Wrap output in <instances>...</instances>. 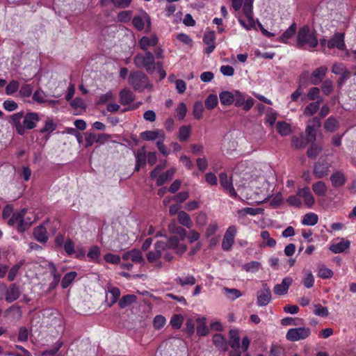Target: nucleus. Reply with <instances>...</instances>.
<instances>
[{
  "instance_id": "obj_33",
  "label": "nucleus",
  "mask_w": 356,
  "mask_h": 356,
  "mask_svg": "<svg viewBox=\"0 0 356 356\" xmlns=\"http://www.w3.org/2000/svg\"><path fill=\"white\" fill-rule=\"evenodd\" d=\"M234 93L229 91H222L219 94V98L221 104L224 106H229L234 103Z\"/></svg>"
},
{
  "instance_id": "obj_1",
  "label": "nucleus",
  "mask_w": 356,
  "mask_h": 356,
  "mask_svg": "<svg viewBox=\"0 0 356 356\" xmlns=\"http://www.w3.org/2000/svg\"><path fill=\"white\" fill-rule=\"evenodd\" d=\"M40 120L38 113L28 112L24 115V111H20L11 115L9 122L19 135L24 136L26 129H34Z\"/></svg>"
},
{
  "instance_id": "obj_56",
  "label": "nucleus",
  "mask_w": 356,
  "mask_h": 356,
  "mask_svg": "<svg viewBox=\"0 0 356 356\" xmlns=\"http://www.w3.org/2000/svg\"><path fill=\"white\" fill-rule=\"evenodd\" d=\"M184 321V318L181 314H175L170 320V325L173 329L179 330L181 328Z\"/></svg>"
},
{
  "instance_id": "obj_59",
  "label": "nucleus",
  "mask_w": 356,
  "mask_h": 356,
  "mask_svg": "<svg viewBox=\"0 0 356 356\" xmlns=\"http://www.w3.org/2000/svg\"><path fill=\"white\" fill-rule=\"evenodd\" d=\"M349 70L342 63H334L332 67V72L336 75H341Z\"/></svg>"
},
{
  "instance_id": "obj_50",
  "label": "nucleus",
  "mask_w": 356,
  "mask_h": 356,
  "mask_svg": "<svg viewBox=\"0 0 356 356\" xmlns=\"http://www.w3.org/2000/svg\"><path fill=\"white\" fill-rule=\"evenodd\" d=\"M218 100L217 95L214 94H210L207 96L204 101L205 106L209 110L213 109L218 104Z\"/></svg>"
},
{
  "instance_id": "obj_34",
  "label": "nucleus",
  "mask_w": 356,
  "mask_h": 356,
  "mask_svg": "<svg viewBox=\"0 0 356 356\" xmlns=\"http://www.w3.org/2000/svg\"><path fill=\"white\" fill-rule=\"evenodd\" d=\"M321 103L319 101H315L310 102L304 109L303 114L305 116H312L318 112L320 108Z\"/></svg>"
},
{
  "instance_id": "obj_7",
  "label": "nucleus",
  "mask_w": 356,
  "mask_h": 356,
  "mask_svg": "<svg viewBox=\"0 0 356 356\" xmlns=\"http://www.w3.org/2000/svg\"><path fill=\"white\" fill-rule=\"evenodd\" d=\"M234 105L236 107H241L244 111H248L254 104L253 98L249 97L245 99V95L238 90L234 91Z\"/></svg>"
},
{
  "instance_id": "obj_5",
  "label": "nucleus",
  "mask_w": 356,
  "mask_h": 356,
  "mask_svg": "<svg viewBox=\"0 0 356 356\" xmlns=\"http://www.w3.org/2000/svg\"><path fill=\"white\" fill-rule=\"evenodd\" d=\"M311 335V329L300 327L289 329L286 334V340L292 342L305 340Z\"/></svg>"
},
{
  "instance_id": "obj_55",
  "label": "nucleus",
  "mask_w": 356,
  "mask_h": 356,
  "mask_svg": "<svg viewBox=\"0 0 356 356\" xmlns=\"http://www.w3.org/2000/svg\"><path fill=\"white\" fill-rule=\"evenodd\" d=\"M318 276L322 279H329L333 276V272L323 265L318 266Z\"/></svg>"
},
{
  "instance_id": "obj_10",
  "label": "nucleus",
  "mask_w": 356,
  "mask_h": 356,
  "mask_svg": "<svg viewBox=\"0 0 356 356\" xmlns=\"http://www.w3.org/2000/svg\"><path fill=\"white\" fill-rule=\"evenodd\" d=\"M271 292L266 283L262 284V289L257 291V304L260 307L266 306L271 300Z\"/></svg>"
},
{
  "instance_id": "obj_17",
  "label": "nucleus",
  "mask_w": 356,
  "mask_h": 356,
  "mask_svg": "<svg viewBox=\"0 0 356 356\" xmlns=\"http://www.w3.org/2000/svg\"><path fill=\"white\" fill-rule=\"evenodd\" d=\"M122 259L124 261L130 259L134 263H142L144 261L141 251L137 249H133L124 252L122 256Z\"/></svg>"
},
{
  "instance_id": "obj_18",
  "label": "nucleus",
  "mask_w": 356,
  "mask_h": 356,
  "mask_svg": "<svg viewBox=\"0 0 356 356\" xmlns=\"http://www.w3.org/2000/svg\"><path fill=\"white\" fill-rule=\"evenodd\" d=\"M162 245V243L156 242L154 244V250L147 254V259L149 263L156 262L162 257V253L164 252Z\"/></svg>"
},
{
  "instance_id": "obj_23",
  "label": "nucleus",
  "mask_w": 356,
  "mask_h": 356,
  "mask_svg": "<svg viewBox=\"0 0 356 356\" xmlns=\"http://www.w3.org/2000/svg\"><path fill=\"white\" fill-rule=\"evenodd\" d=\"M168 230L170 233L177 234L179 236V240L184 241L187 236L186 230L182 227L177 225L175 221H172L168 225Z\"/></svg>"
},
{
  "instance_id": "obj_21",
  "label": "nucleus",
  "mask_w": 356,
  "mask_h": 356,
  "mask_svg": "<svg viewBox=\"0 0 356 356\" xmlns=\"http://www.w3.org/2000/svg\"><path fill=\"white\" fill-rule=\"evenodd\" d=\"M243 12L252 26L255 25L253 15V0H244Z\"/></svg>"
},
{
  "instance_id": "obj_8",
  "label": "nucleus",
  "mask_w": 356,
  "mask_h": 356,
  "mask_svg": "<svg viewBox=\"0 0 356 356\" xmlns=\"http://www.w3.org/2000/svg\"><path fill=\"white\" fill-rule=\"evenodd\" d=\"M236 234L237 228L235 225L228 227L222 242V249L224 251H229L232 248Z\"/></svg>"
},
{
  "instance_id": "obj_61",
  "label": "nucleus",
  "mask_w": 356,
  "mask_h": 356,
  "mask_svg": "<svg viewBox=\"0 0 356 356\" xmlns=\"http://www.w3.org/2000/svg\"><path fill=\"white\" fill-rule=\"evenodd\" d=\"M219 179L220 185L225 190H228V188L233 185L232 181L228 178L225 172H221L219 175Z\"/></svg>"
},
{
  "instance_id": "obj_22",
  "label": "nucleus",
  "mask_w": 356,
  "mask_h": 356,
  "mask_svg": "<svg viewBox=\"0 0 356 356\" xmlns=\"http://www.w3.org/2000/svg\"><path fill=\"white\" fill-rule=\"evenodd\" d=\"M330 181L334 188H340L345 184L346 177L341 171L338 170L330 176Z\"/></svg>"
},
{
  "instance_id": "obj_3",
  "label": "nucleus",
  "mask_w": 356,
  "mask_h": 356,
  "mask_svg": "<svg viewBox=\"0 0 356 356\" xmlns=\"http://www.w3.org/2000/svg\"><path fill=\"white\" fill-rule=\"evenodd\" d=\"M134 63L136 67L145 69L149 74H153L156 70L155 56L149 51L137 54L134 58Z\"/></svg>"
},
{
  "instance_id": "obj_30",
  "label": "nucleus",
  "mask_w": 356,
  "mask_h": 356,
  "mask_svg": "<svg viewBox=\"0 0 356 356\" xmlns=\"http://www.w3.org/2000/svg\"><path fill=\"white\" fill-rule=\"evenodd\" d=\"M157 243H161L163 244L162 249L164 251L167 250H175L179 243V239L177 236H172L169 237L165 242L163 241H159Z\"/></svg>"
},
{
  "instance_id": "obj_27",
  "label": "nucleus",
  "mask_w": 356,
  "mask_h": 356,
  "mask_svg": "<svg viewBox=\"0 0 356 356\" xmlns=\"http://www.w3.org/2000/svg\"><path fill=\"white\" fill-rule=\"evenodd\" d=\"M229 346L232 349L240 348V337L238 330H230L229 332V340L227 341V346Z\"/></svg>"
},
{
  "instance_id": "obj_13",
  "label": "nucleus",
  "mask_w": 356,
  "mask_h": 356,
  "mask_svg": "<svg viewBox=\"0 0 356 356\" xmlns=\"http://www.w3.org/2000/svg\"><path fill=\"white\" fill-rule=\"evenodd\" d=\"M330 165L326 161H317L314 163L313 174L317 179H321L327 175Z\"/></svg>"
},
{
  "instance_id": "obj_42",
  "label": "nucleus",
  "mask_w": 356,
  "mask_h": 356,
  "mask_svg": "<svg viewBox=\"0 0 356 356\" xmlns=\"http://www.w3.org/2000/svg\"><path fill=\"white\" fill-rule=\"evenodd\" d=\"M33 91L32 84H23L19 90V95L21 98H29L31 96Z\"/></svg>"
},
{
  "instance_id": "obj_25",
  "label": "nucleus",
  "mask_w": 356,
  "mask_h": 356,
  "mask_svg": "<svg viewBox=\"0 0 356 356\" xmlns=\"http://www.w3.org/2000/svg\"><path fill=\"white\" fill-rule=\"evenodd\" d=\"M296 31L297 24L296 22H293L291 26L282 34L278 40L282 43L289 44V40L295 35Z\"/></svg>"
},
{
  "instance_id": "obj_12",
  "label": "nucleus",
  "mask_w": 356,
  "mask_h": 356,
  "mask_svg": "<svg viewBox=\"0 0 356 356\" xmlns=\"http://www.w3.org/2000/svg\"><path fill=\"white\" fill-rule=\"evenodd\" d=\"M327 71L328 68L325 65H322L315 69L311 74L310 83L314 86L318 85L325 79Z\"/></svg>"
},
{
  "instance_id": "obj_48",
  "label": "nucleus",
  "mask_w": 356,
  "mask_h": 356,
  "mask_svg": "<svg viewBox=\"0 0 356 356\" xmlns=\"http://www.w3.org/2000/svg\"><path fill=\"white\" fill-rule=\"evenodd\" d=\"M311 143L312 145L307 149V155L309 158L314 159L319 154L322 149L319 145L315 144L314 143Z\"/></svg>"
},
{
  "instance_id": "obj_44",
  "label": "nucleus",
  "mask_w": 356,
  "mask_h": 356,
  "mask_svg": "<svg viewBox=\"0 0 356 356\" xmlns=\"http://www.w3.org/2000/svg\"><path fill=\"white\" fill-rule=\"evenodd\" d=\"M100 254V248L97 245H92L88 252L87 257L90 260L98 263Z\"/></svg>"
},
{
  "instance_id": "obj_63",
  "label": "nucleus",
  "mask_w": 356,
  "mask_h": 356,
  "mask_svg": "<svg viewBox=\"0 0 356 356\" xmlns=\"http://www.w3.org/2000/svg\"><path fill=\"white\" fill-rule=\"evenodd\" d=\"M166 323L165 318L162 315H156L153 321V326L156 330H160L164 327Z\"/></svg>"
},
{
  "instance_id": "obj_2",
  "label": "nucleus",
  "mask_w": 356,
  "mask_h": 356,
  "mask_svg": "<svg viewBox=\"0 0 356 356\" xmlns=\"http://www.w3.org/2000/svg\"><path fill=\"white\" fill-rule=\"evenodd\" d=\"M318 41L315 33L311 31L309 25L305 24L300 27L296 36V47L298 49H303L307 45L309 48L314 49L318 46Z\"/></svg>"
},
{
  "instance_id": "obj_45",
  "label": "nucleus",
  "mask_w": 356,
  "mask_h": 356,
  "mask_svg": "<svg viewBox=\"0 0 356 356\" xmlns=\"http://www.w3.org/2000/svg\"><path fill=\"white\" fill-rule=\"evenodd\" d=\"M136 296L135 295L127 294L124 296L121 299H120L118 305L120 308H125L128 305L134 302L136 300Z\"/></svg>"
},
{
  "instance_id": "obj_35",
  "label": "nucleus",
  "mask_w": 356,
  "mask_h": 356,
  "mask_svg": "<svg viewBox=\"0 0 356 356\" xmlns=\"http://www.w3.org/2000/svg\"><path fill=\"white\" fill-rule=\"evenodd\" d=\"M307 97L312 102L319 101L320 103H322L323 101V97L321 96V90L317 87L311 88L307 94Z\"/></svg>"
},
{
  "instance_id": "obj_20",
  "label": "nucleus",
  "mask_w": 356,
  "mask_h": 356,
  "mask_svg": "<svg viewBox=\"0 0 356 356\" xmlns=\"http://www.w3.org/2000/svg\"><path fill=\"white\" fill-rule=\"evenodd\" d=\"M157 43L158 38L154 35L151 37L143 36L138 41L140 48L144 51H147L150 47L156 46Z\"/></svg>"
},
{
  "instance_id": "obj_54",
  "label": "nucleus",
  "mask_w": 356,
  "mask_h": 356,
  "mask_svg": "<svg viewBox=\"0 0 356 356\" xmlns=\"http://www.w3.org/2000/svg\"><path fill=\"white\" fill-rule=\"evenodd\" d=\"M307 143H314L316 139V131L312 125H307L305 129Z\"/></svg>"
},
{
  "instance_id": "obj_11",
  "label": "nucleus",
  "mask_w": 356,
  "mask_h": 356,
  "mask_svg": "<svg viewBox=\"0 0 356 356\" xmlns=\"http://www.w3.org/2000/svg\"><path fill=\"white\" fill-rule=\"evenodd\" d=\"M20 295L21 291L17 284H10L8 287L6 286L4 299L7 302H13L20 297Z\"/></svg>"
},
{
  "instance_id": "obj_37",
  "label": "nucleus",
  "mask_w": 356,
  "mask_h": 356,
  "mask_svg": "<svg viewBox=\"0 0 356 356\" xmlns=\"http://www.w3.org/2000/svg\"><path fill=\"white\" fill-rule=\"evenodd\" d=\"M318 215L315 213L309 212L304 216L302 223L307 226H314L318 222Z\"/></svg>"
},
{
  "instance_id": "obj_29",
  "label": "nucleus",
  "mask_w": 356,
  "mask_h": 356,
  "mask_svg": "<svg viewBox=\"0 0 356 356\" xmlns=\"http://www.w3.org/2000/svg\"><path fill=\"white\" fill-rule=\"evenodd\" d=\"M175 168H172L165 172L160 175L156 179V185L158 186H162L168 180H171L175 173Z\"/></svg>"
},
{
  "instance_id": "obj_36",
  "label": "nucleus",
  "mask_w": 356,
  "mask_h": 356,
  "mask_svg": "<svg viewBox=\"0 0 356 356\" xmlns=\"http://www.w3.org/2000/svg\"><path fill=\"white\" fill-rule=\"evenodd\" d=\"M57 125L54 122V120L51 118H48L45 122L44 127L40 129L38 132L40 134H51L56 130Z\"/></svg>"
},
{
  "instance_id": "obj_26",
  "label": "nucleus",
  "mask_w": 356,
  "mask_h": 356,
  "mask_svg": "<svg viewBox=\"0 0 356 356\" xmlns=\"http://www.w3.org/2000/svg\"><path fill=\"white\" fill-rule=\"evenodd\" d=\"M119 97L120 104L123 106H126L134 102L135 95L129 89H123L120 92Z\"/></svg>"
},
{
  "instance_id": "obj_15",
  "label": "nucleus",
  "mask_w": 356,
  "mask_h": 356,
  "mask_svg": "<svg viewBox=\"0 0 356 356\" xmlns=\"http://www.w3.org/2000/svg\"><path fill=\"white\" fill-rule=\"evenodd\" d=\"M293 282V279L290 277H284L281 284H276L273 288V292L278 296H282L287 293L288 290Z\"/></svg>"
},
{
  "instance_id": "obj_52",
  "label": "nucleus",
  "mask_w": 356,
  "mask_h": 356,
  "mask_svg": "<svg viewBox=\"0 0 356 356\" xmlns=\"http://www.w3.org/2000/svg\"><path fill=\"white\" fill-rule=\"evenodd\" d=\"M224 291L228 298L232 301L242 296V293L237 289L225 287Z\"/></svg>"
},
{
  "instance_id": "obj_49",
  "label": "nucleus",
  "mask_w": 356,
  "mask_h": 356,
  "mask_svg": "<svg viewBox=\"0 0 356 356\" xmlns=\"http://www.w3.org/2000/svg\"><path fill=\"white\" fill-rule=\"evenodd\" d=\"M191 135L190 126L184 125L179 128L178 138L181 142L186 141Z\"/></svg>"
},
{
  "instance_id": "obj_28",
  "label": "nucleus",
  "mask_w": 356,
  "mask_h": 356,
  "mask_svg": "<svg viewBox=\"0 0 356 356\" xmlns=\"http://www.w3.org/2000/svg\"><path fill=\"white\" fill-rule=\"evenodd\" d=\"M177 220L180 225L188 229H191L193 226V222L190 216L186 211H180L178 213Z\"/></svg>"
},
{
  "instance_id": "obj_47",
  "label": "nucleus",
  "mask_w": 356,
  "mask_h": 356,
  "mask_svg": "<svg viewBox=\"0 0 356 356\" xmlns=\"http://www.w3.org/2000/svg\"><path fill=\"white\" fill-rule=\"evenodd\" d=\"M24 261H20L19 263L14 265L8 271V280L10 282H13L15 280L17 275L20 269V268L23 266Z\"/></svg>"
},
{
  "instance_id": "obj_57",
  "label": "nucleus",
  "mask_w": 356,
  "mask_h": 356,
  "mask_svg": "<svg viewBox=\"0 0 356 356\" xmlns=\"http://www.w3.org/2000/svg\"><path fill=\"white\" fill-rule=\"evenodd\" d=\"M108 291L111 294L108 306L112 307L118 300L120 296V291L118 287H112Z\"/></svg>"
},
{
  "instance_id": "obj_58",
  "label": "nucleus",
  "mask_w": 356,
  "mask_h": 356,
  "mask_svg": "<svg viewBox=\"0 0 356 356\" xmlns=\"http://www.w3.org/2000/svg\"><path fill=\"white\" fill-rule=\"evenodd\" d=\"M204 111L203 104L201 102H196L193 106V113L194 118L197 120H200L202 118Z\"/></svg>"
},
{
  "instance_id": "obj_4",
  "label": "nucleus",
  "mask_w": 356,
  "mask_h": 356,
  "mask_svg": "<svg viewBox=\"0 0 356 356\" xmlns=\"http://www.w3.org/2000/svg\"><path fill=\"white\" fill-rule=\"evenodd\" d=\"M128 81L133 89L139 92H143L149 86L148 76L141 71H131L129 75Z\"/></svg>"
},
{
  "instance_id": "obj_64",
  "label": "nucleus",
  "mask_w": 356,
  "mask_h": 356,
  "mask_svg": "<svg viewBox=\"0 0 356 356\" xmlns=\"http://www.w3.org/2000/svg\"><path fill=\"white\" fill-rule=\"evenodd\" d=\"M132 17V11L131 10H124L119 13L118 14V22L127 23L129 22Z\"/></svg>"
},
{
  "instance_id": "obj_32",
  "label": "nucleus",
  "mask_w": 356,
  "mask_h": 356,
  "mask_svg": "<svg viewBox=\"0 0 356 356\" xmlns=\"http://www.w3.org/2000/svg\"><path fill=\"white\" fill-rule=\"evenodd\" d=\"M350 245V243L348 240H342L341 241L336 243L332 244L330 247V250L335 254L337 253H341L344 252L345 250L349 249Z\"/></svg>"
},
{
  "instance_id": "obj_60",
  "label": "nucleus",
  "mask_w": 356,
  "mask_h": 356,
  "mask_svg": "<svg viewBox=\"0 0 356 356\" xmlns=\"http://www.w3.org/2000/svg\"><path fill=\"white\" fill-rule=\"evenodd\" d=\"M19 87V83L16 80L10 81L6 87V93L8 95H11L16 92Z\"/></svg>"
},
{
  "instance_id": "obj_9",
  "label": "nucleus",
  "mask_w": 356,
  "mask_h": 356,
  "mask_svg": "<svg viewBox=\"0 0 356 356\" xmlns=\"http://www.w3.org/2000/svg\"><path fill=\"white\" fill-rule=\"evenodd\" d=\"M344 38L345 34L343 33H335L332 37L327 40V48L332 49L336 47L341 51L345 50L346 49V45Z\"/></svg>"
},
{
  "instance_id": "obj_19",
  "label": "nucleus",
  "mask_w": 356,
  "mask_h": 356,
  "mask_svg": "<svg viewBox=\"0 0 356 356\" xmlns=\"http://www.w3.org/2000/svg\"><path fill=\"white\" fill-rule=\"evenodd\" d=\"M35 239L41 243H45L48 240L47 231L46 227L40 225L34 228L33 232Z\"/></svg>"
},
{
  "instance_id": "obj_6",
  "label": "nucleus",
  "mask_w": 356,
  "mask_h": 356,
  "mask_svg": "<svg viewBox=\"0 0 356 356\" xmlns=\"http://www.w3.org/2000/svg\"><path fill=\"white\" fill-rule=\"evenodd\" d=\"M27 209L24 208L20 211L14 212L8 220V225L9 226H14L16 225V229L17 232L24 233L26 231V227H24L23 215L27 214Z\"/></svg>"
},
{
  "instance_id": "obj_51",
  "label": "nucleus",
  "mask_w": 356,
  "mask_h": 356,
  "mask_svg": "<svg viewBox=\"0 0 356 356\" xmlns=\"http://www.w3.org/2000/svg\"><path fill=\"white\" fill-rule=\"evenodd\" d=\"M323 95L328 96L333 91V82L330 79H325L323 81L321 89Z\"/></svg>"
},
{
  "instance_id": "obj_14",
  "label": "nucleus",
  "mask_w": 356,
  "mask_h": 356,
  "mask_svg": "<svg viewBox=\"0 0 356 356\" xmlns=\"http://www.w3.org/2000/svg\"><path fill=\"white\" fill-rule=\"evenodd\" d=\"M216 39L215 32L213 31L206 32L203 36V42L207 45L204 49V54H210L215 48V40Z\"/></svg>"
},
{
  "instance_id": "obj_16",
  "label": "nucleus",
  "mask_w": 356,
  "mask_h": 356,
  "mask_svg": "<svg viewBox=\"0 0 356 356\" xmlns=\"http://www.w3.org/2000/svg\"><path fill=\"white\" fill-rule=\"evenodd\" d=\"M298 195L303 199L305 204L308 208H312L315 204V198L307 186L298 189Z\"/></svg>"
},
{
  "instance_id": "obj_46",
  "label": "nucleus",
  "mask_w": 356,
  "mask_h": 356,
  "mask_svg": "<svg viewBox=\"0 0 356 356\" xmlns=\"http://www.w3.org/2000/svg\"><path fill=\"white\" fill-rule=\"evenodd\" d=\"M175 281L177 284L181 286H184L185 285L193 286L196 283V280L193 275H189L186 277L185 278L178 277L175 280Z\"/></svg>"
},
{
  "instance_id": "obj_39",
  "label": "nucleus",
  "mask_w": 356,
  "mask_h": 356,
  "mask_svg": "<svg viewBox=\"0 0 356 356\" xmlns=\"http://www.w3.org/2000/svg\"><path fill=\"white\" fill-rule=\"evenodd\" d=\"M276 129L277 132L282 136L290 134L291 130L290 125L284 121H280L277 123Z\"/></svg>"
},
{
  "instance_id": "obj_53",
  "label": "nucleus",
  "mask_w": 356,
  "mask_h": 356,
  "mask_svg": "<svg viewBox=\"0 0 356 356\" xmlns=\"http://www.w3.org/2000/svg\"><path fill=\"white\" fill-rule=\"evenodd\" d=\"M286 202L291 205L296 207H300L302 206V201L300 195H298V190L296 192V194L290 195L286 199Z\"/></svg>"
},
{
  "instance_id": "obj_43",
  "label": "nucleus",
  "mask_w": 356,
  "mask_h": 356,
  "mask_svg": "<svg viewBox=\"0 0 356 356\" xmlns=\"http://www.w3.org/2000/svg\"><path fill=\"white\" fill-rule=\"evenodd\" d=\"M49 266L51 274L54 277V280L51 283L50 286L51 288H55L60 282V275L58 273L56 267L54 263H49Z\"/></svg>"
},
{
  "instance_id": "obj_41",
  "label": "nucleus",
  "mask_w": 356,
  "mask_h": 356,
  "mask_svg": "<svg viewBox=\"0 0 356 356\" xmlns=\"http://www.w3.org/2000/svg\"><path fill=\"white\" fill-rule=\"evenodd\" d=\"M338 127V121L333 116L329 117L324 123V128L326 131L334 132Z\"/></svg>"
},
{
  "instance_id": "obj_40",
  "label": "nucleus",
  "mask_w": 356,
  "mask_h": 356,
  "mask_svg": "<svg viewBox=\"0 0 356 356\" xmlns=\"http://www.w3.org/2000/svg\"><path fill=\"white\" fill-rule=\"evenodd\" d=\"M77 276V273L71 271L66 273L61 281V286L63 289H67L75 280Z\"/></svg>"
},
{
  "instance_id": "obj_31",
  "label": "nucleus",
  "mask_w": 356,
  "mask_h": 356,
  "mask_svg": "<svg viewBox=\"0 0 356 356\" xmlns=\"http://www.w3.org/2000/svg\"><path fill=\"white\" fill-rule=\"evenodd\" d=\"M163 133L162 130H148L140 133V137L144 140L152 141L158 139Z\"/></svg>"
},
{
  "instance_id": "obj_38",
  "label": "nucleus",
  "mask_w": 356,
  "mask_h": 356,
  "mask_svg": "<svg viewBox=\"0 0 356 356\" xmlns=\"http://www.w3.org/2000/svg\"><path fill=\"white\" fill-rule=\"evenodd\" d=\"M314 193L318 196H325L327 191V186L322 181L314 183L312 186Z\"/></svg>"
},
{
  "instance_id": "obj_24",
  "label": "nucleus",
  "mask_w": 356,
  "mask_h": 356,
  "mask_svg": "<svg viewBox=\"0 0 356 356\" xmlns=\"http://www.w3.org/2000/svg\"><path fill=\"white\" fill-rule=\"evenodd\" d=\"M212 341L215 347L223 352L228 350L227 341L225 337L221 334H215L213 336Z\"/></svg>"
},
{
  "instance_id": "obj_62",
  "label": "nucleus",
  "mask_w": 356,
  "mask_h": 356,
  "mask_svg": "<svg viewBox=\"0 0 356 356\" xmlns=\"http://www.w3.org/2000/svg\"><path fill=\"white\" fill-rule=\"evenodd\" d=\"M104 259L106 262L112 264H120L121 261V257L119 255L112 253H106L104 254Z\"/></svg>"
}]
</instances>
